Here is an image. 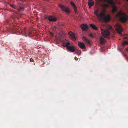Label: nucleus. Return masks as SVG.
<instances>
[{"mask_svg":"<svg viewBox=\"0 0 128 128\" xmlns=\"http://www.w3.org/2000/svg\"><path fill=\"white\" fill-rule=\"evenodd\" d=\"M10 6L12 8H16V6L14 4H10Z\"/></svg>","mask_w":128,"mask_h":128,"instance_id":"23","label":"nucleus"},{"mask_svg":"<svg viewBox=\"0 0 128 128\" xmlns=\"http://www.w3.org/2000/svg\"><path fill=\"white\" fill-rule=\"evenodd\" d=\"M126 56V54H125L124 55V56Z\"/></svg>","mask_w":128,"mask_h":128,"instance_id":"33","label":"nucleus"},{"mask_svg":"<svg viewBox=\"0 0 128 128\" xmlns=\"http://www.w3.org/2000/svg\"><path fill=\"white\" fill-rule=\"evenodd\" d=\"M82 39L86 41L87 43L89 44H90V42L89 40H88L87 38L85 36H83L82 38Z\"/></svg>","mask_w":128,"mask_h":128,"instance_id":"16","label":"nucleus"},{"mask_svg":"<svg viewBox=\"0 0 128 128\" xmlns=\"http://www.w3.org/2000/svg\"><path fill=\"white\" fill-rule=\"evenodd\" d=\"M30 61L31 62H32L33 61V59L32 58H30Z\"/></svg>","mask_w":128,"mask_h":128,"instance_id":"28","label":"nucleus"},{"mask_svg":"<svg viewBox=\"0 0 128 128\" xmlns=\"http://www.w3.org/2000/svg\"><path fill=\"white\" fill-rule=\"evenodd\" d=\"M120 20L122 22H126L128 18V16H120Z\"/></svg>","mask_w":128,"mask_h":128,"instance_id":"6","label":"nucleus"},{"mask_svg":"<svg viewBox=\"0 0 128 128\" xmlns=\"http://www.w3.org/2000/svg\"><path fill=\"white\" fill-rule=\"evenodd\" d=\"M24 8L23 7H22L20 6L19 9H17L18 12L22 11L24 10Z\"/></svg>","mask_w":128,"mask_h":128,"instance_id":"18","label":"nucleus"},{"mask_svg":"<svg viewBox=\"0 0 128 128\" xmlns=\"http://www.w3.org/2000/svg\"><path fill=\"white\" fill-rule=\"evenodd\" d=\"M68 34L70 36L71 38L74 40L76 39L74 34L71 31H70L68 33Z\"/></svg>","mask_w":128,"mask_h":128,"instance_id":"9","label":"nucleus"},{"mask_svg":"<svg viewBox=\"0 0 128 128\" xmlns=\"http://www.w3.org/2000/svg\"><path fill=\"white\" fill-rule=\"evenodd\" d=\"M67 48L70 51L72 52H74L75 51V49L74 47L73 46H72L70 45L68 46H67Z\"/></svg>","mask_w":128,"mask_h":128,"instance_id":"8","label":"nucleus"},{"mask_svg":"<svg viewBox=\"0 0 128 128\" xmlns=\"http://www.w3.org/2000/svg\"><path fill=\"white\" fill-rule=\"evenodd\" d=\"M99 10H94V14L96 16H98L99 13Z\"/></svg>","mask_w":128,"mask_h":128,"instance_id":"19","label":"nucleus"},{"mask_svg":"<svg viewBox=\"0 0 128 128\" xmlns=\"http://www.w3.org/2000/svg\"><path fill=\"white\" fill-rule=\"evenodd\" d=\"M98 20L101 22H107L109 21L111 16H97Z\"/></svg>","mask_w":128,"mask_h":128,"instance_id":"1","label":"nucleus"},{"mask_svg":"<svg viewBox=\"0 0 128 128\" xmlns=\"http://www.w3.org/2000/svg\"><path fill=\"white\" fill-rule=\"evenodd\" d=\"M56 26H54L53 27L52 29L53 30L55 31L56 30Z\"/></svg>","mask_w":128,"mask_h":128,"instance_id":"26","label":"nucleus"},{"mask_svg":"<svg viewBox=\"0 0 128 128\" xmlns=\"http://www.w3.org/2000/svg\"><path fill=\"white\" fill-rule=\"evenodd\" d=\"M118 16H126V15L125 13L122 11H120L118 14Z\"/></svg>","mask_w":128,"mask_h":128,"instance_id":"14","label":"nucleus"},{"mask_svg":"<svg viewBox=\"0 0 128 128\" xmlns=\"http://www.w3.org/2000/svg\"><path fill=\"white\" fill-rule=\"evenodd\" d=\"M47 16H46V18H47Z\"/></svg>","mask_w":128,"mask_h":128,"instance_id":"34","label":"nucleus"},{"mask_svg":"<svg viewBox=\"0 0 128 128\" xmlns=\"http://www.w3.org/2000/svg\"><path fill=\"white\" fill-rule=\"evenodd\" d=\"M105 12L104 11H102L99 14V16H104L105 15Z\"/></svg>","mask_w":128,"mask_h":128,"instance_id":"20","label":"nucleus"},{"mask_svg":"<svg viewBox=\"0 0 128 128\" xmlns=\"http://www.w3.org/2000/svg\"><path fill=\"white\" fill-rule=\"evenodd\" d=\"M112 27L111 26H110V29H112Z\"/></svg>","mask_w":128,"mask_h":128,"instance_id":"30","label":"nucleus"},{"mask_svg":"<svg viewBox=\"0 0 128 128\" xmlns=\"http://www.w3.org/2000/svg\"><path fill=\"white\" fill-rule=\"evenodd\" d=\"M24 34L25 35V36H26L27 35L28 36H31L30 34H31V33L30 32H29L28 33H26V32H25L24 33Z\"/></svg>","mask_w":128,"mask_h":128,"instance_id":"21","label":"nucleus"},{"mask_svg":"<svg viewBox=\"0 0 128 128\" xmlns=\"http://www.w3.org/2000/svg\"><path fill=\"white\" fill-rule=\"evenodd\" d=\"M89 36L92 38L94 37V36L92 34H90L89 35Z\"/></svg>","mask_w":128,"mask_h":128,"instance_id":"24","label":"nucleus"},{"mask_svg":"<svg viewBox=\"0 0 128 128\" xmlns=\"http://www.w3.org/2000/svg\"><path fill=\"white\" fill-rule=\"evenodd\" d=\"M75 60H76V58L77 59H78V58H76V57H75Z\"/></svg>","mask_w":128,"mask_h":128,"instance_id":"32","label":"nucleus"},{"mask_svg":"<svg viewBox=\"0 0 128 128\" xmlns=\"http://www.w3.org/2000/svg\"><path fill=\"white\" fill-rule=\"evenodd\" d=\"M103 6L104 7H107L108 6V4H104L103 5Z\"/></svg>","mask_w":128,"mask_h":128,"instance_id":"25","label":"nucleus"},{"mask_svg":"<svg viewBox=\"0 0 128 128\" xmlns=\"http://www.w3.org/2000/svg\"><path fill=\"white\" fill-rule=\"evenodd\" d=\"M80 27L83 31H86L88 28V26L86 24H81Z\"/></svg>","mask_w":128,"mask_h":128,"instance_id":"5","label":"nucleus"},{"mask_svg":"<svg viewBox=\"0 0 128 128\" xmlns=\"http://www.w3.org/2000/svg\"><path fill=\"white\" fill-rule=\"evenodd\" d=\"M88 5L89 6V8H91V7L94 5V2L92 0H89L88 2Z\"/></svg>","mask_w":128,"mask_h":128,"instance_id":"13","label":"nucleus"},{"mask_svg":"<svg viewBox=\"0 0 128 128\" xmlns=\"http://www.w3.org/2000/svg\"><path fill=\"white\" fill-rule=\"evenodd\" d=\"M126 50L127 51H128V48H127L126 49Z\"/></svg>","mask_w":128,"mask_h":128,"instance_id":"31","label":"nucleus"},{"mask_svg":"<svg viewBox=\"0 0 128 128\" xmlns=\"http://www.w3.org/2000/svg\"><path fill=\"white\" fill-rule=\"evenodd\" d=\"M123 46H124L126 45H128V42L127 41H124L123 43L122 44Z\"/></svg>","mask_w":128,"mask_h":128,"instance_id":"22","label":"nucleus"},{"mask_svg":"<svg viewBox=\"0 0 128 128\" xmlns=\"http://www.w3.org/2000/svg\"><path fill=\"white\" fill-rule=\"evenodd\" d=\"M63 45L64 47H67V46L70 45V43L67 40L65 39L63 42Z\"/></svg>","mask_w":128,"mask_h":128,"instance_id":"10","label":"nucleus"},{"mask_svg":"<svg viewBox=\"0 0 128 128\" xmlns=\"http://www.w3.org/2000/svg\"><path fill=\"white\" fill-rule=\"evenodd\" d=\"M102 35L104 37L108 38L110 36V32L108 30L103 29L101 30Z\"/></svg>","mask_w":128,"mask_h":128,"instance_id":"2","label":"nucleus"},{"mask_svg":"<svg viewBox=\"0 0 128 128\" xmlns=\"http://www.w3.org/2000/svg\"><path fill=\"white\" fill-rule=\"evenodd\" d=\"M50 35L51 36H53L52 33L51 32H50Z\"/></svg>","mask_w":128,"mask_h":128,"instance_id":"27","label":"nucleus"},{"mask_svg":"<svg viewBox=\"0 0 128 128\" xmlns=\"http://www.w3.org/2000/svg\"><path fill=\"white\" fill-rule=\"evenodd\" d=\"M90 26L93 29L95 30H98V28L94 24H90Z\"/></svg>","mask_w":128,"mask_h":128,"instance_id":"15","label":"nucleus"},{"mask_svg":"<svg viewBox=\"0 0 128 128\" xmlns=\"http://www.w3.org/2000/svg\"><path fill=\"white\" fill-rule=\"evenodd\" d=\"M70 3L71 5L74 8V12H77V9L74 2H71Z\"/></svg>","mask_w":128,"mask_h":128,"instance_id":"12","label":"nucleus"},{"mask_svg":"<svg viewBox=\"0 0 128 128\" xmlns=\"http://www.w3.org/2000/svg\"><path fill=\"white\" fill-rule=\"evenodd\" d=\"M59 7L62 10L65 12L67 13L68 14L70 12V9L66 6L60 5H59Z\"/></svg>","mask_w":128,"mask_h":128,"instance_id":"4","label":"nucleus"},{"mask_svg":"<svg viewBox=\"0 0 128 128\" xmlns=\"http://www.w3.org/2000/svg\"><path fill=\"white\" fill-rule=\"evenodd\" d=\"M48 18L50 21V22H56V21L57 19L54 16H48Z\"/></svg>","mask_w":128,"mask_h":128,"instance_id":"11","label":"nucleus"},{"mask_svg":"<svg viewBox=\"0 0 128 128\" xmlns=\"http://www.w3.org/2000/svg\"><path fill=\"white\" fill-rule=\"evenodd\" d=\"M128 38V37H124L123 38L124 39H126Z\"/></svg>","mask_w":128,"mask_h":128,"instance_id":"29","label":"nucleus"},{"mask_svg":"<svg viewBox=\"0 0 128 128\" xmlns=\"http://www.w3.org/2000/svg\"><path fill=\"white\" fill-rule=\"evenodd\" d=\"M115 28L118 33L120 34H121L123 29L121 25L117 23L115 26Z\"/></svg>","mask_w":128,"mask_h":128,"instance_id":"3","label":"nucleus"},{"mask_svg":"<svg viewBox=\"0 0 128 128\" xmlns=\"http://www.w3.org/2000/svg\"><path fill=\"white\" fill-rule=\"evenodd\" d=\"M100 43L101 44H104L105 42V41L104 40V38L102 37L101 36L100 37Z\"/></svg>","mask_w":128,"mask_h":128,"instance_id":"17","label":"nucleus"},{"mask_svg":"<svg viewBox=\"0 0 128 128\" xmlns=\"http://www.w3.org/2000/svg\"><path fill=\"white\" fill-rule=\"evenodd\" d=\"M78 46L81 49H84L86 48L84 44L82 42H78Z\"/></svg>","mask_w":128,"mask_h":128,"instance_id":"7","label":"nucleus"}]
</instances>
